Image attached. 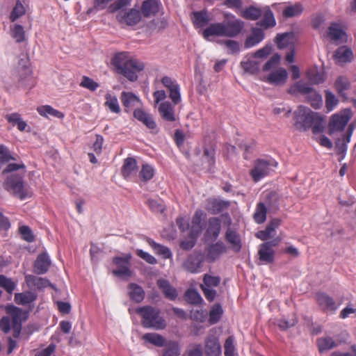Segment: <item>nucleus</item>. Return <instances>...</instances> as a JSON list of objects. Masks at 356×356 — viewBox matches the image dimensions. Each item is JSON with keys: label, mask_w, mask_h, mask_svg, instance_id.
Segmentation results:
<instances>
[{"label": "nucleus", "mask_w": 356, "mask_h": 356, "mask_svg": "<svg viewBox=\"0 0 356 356\" xmlns=\"http://www.w3.org/2000/svg\"><path fill=\"white\" fill-rule=\"evenodd\" d=\"M6 173H11L4 183L7 191L22 200L32 196L31 188L23 181L26 173V166L23 163H9L3 170V174Z\"/></svg>", "instance_id": "nucleus-1"}, {"label": "nucleus", "mask_w": 356, "mask_h": 356, "mask_svg": "<svg viewBox=\"0 0 356 356\" xmlns=\"http://www.w3.org/2000/svg\"><path fill=\"white\" fill-rule=\"evenodd\" d=\"M296 129L305 131L312 128L314 134L321 133L325 128V119L308 107L300 105L293 113Z\"/></svg>", "instance_id": "nucleus-2"}, {"label": "nucleus", "mask_w": 356, "mask_h": 356, "mask_svg": "<svg viewBox=\"0 0 356 356\" xmlns=\"http://www.w3.org/2000/svg\"><path fill=\"white\" fill-rule=\"evenodd\" d=\"M243 27V22L234 18L226 22L211 24L203 30L202 35L207 41H213L215 37L234 38L241 32Z\"/></svg>", "instance_id": "nucleus-3"}, {"label": "nucleus", "mask_w": 356, "mask_h": 356, "mask_svg": "<svg viewBox=\"0 0 356 356\" xmlns=\"http://www.w3.org/2000/svg\"><path fill=\"white\" fill-rule=\"evenodd\" d=\"M113 63L117 72L132 82L138 79L137 73L143 71L145 68V63L143 61L130 57L127 52L116 54Z\"/></svg>", "instance_id": "nucleus-4"}, {"label": "nucleus", "mask_w": 356, "mask_h": 356, "mask_svg": "<svg viewBox=\"0 0 356 356\" xmlns=\"http://www.w3.org/2000/svg\"><path fill=\"white\" fill-rule=\"evenodd\" d=\"M280 60L279 55L272 56L264 65V72L270 71V73L264 76L263 81L274 86L284 85L288 78V72L283 67L276 68Z\"/></svg>", "instance_id": "nucleus-5"}, {"label": "nucleus", "mask_w": 356, "mask_h": 356, "mask_svg": "<svg viewBox=\"0 0 356 356\" xmlns=\"http://www.w3.org/2000/svg\"><path fill=\"white\" fill-rule=\"evenodd\" d=\"M142 318V325L146 328L163 330L166 326L165 321L160 316V310L152 306L138 307L136 310Z\"/></svg>", "instance_id": "nucleus-6"}, {"label": "nucleus", "mask_w": 356, "mask_h": 356, "mask_svg": "<svg viewBox=\"0 0 356 356\" xmlns=\"http://www.w3.org/2000/svg\"><path fill=\"white\" fill-rule=\"evenodd\" d=\"M277 163L272 158L258 159L255 161L250 175L254 181H259L277 168Z\"/></svg>", "instance_id": "nucleus-7"}, {"label": "nucleus", "mask_w": 356, "mask_h": 356, "mask_svg": "<svg viewBox=\"0 0 356 356\" xmlns=\"http://www.w3.org/2000/svg\"><path fill=\"white\" fill-rule=\"evenodd\" d=\"M280 241L281 238L277 237L271 241L262 243L258 251L259 260L265 264L273 263L275 256L273 248L276 247L280 243Z\"/></svg>", "instance_id": "nucleus-8"}, {"label": "nucleus", "mask_w": 356, "mask_h": 356, "mask_svg": "<svg viewBox=\"0 0 356 356\" xmlns=\"http://www.w3.org/2000/svg\"><path fill=\"white\" fill-rule=\"evenodd\" d=\"M131 259V255L130 254H125L123 257H115L113 259V262L117 266V268L113 270V273L120 277H130L131 275L129 268Z\"/></svg>", "instance_id": "nucleus-9"}, {"label": "nucleus", "mask_w": 356, "mask_h": 356, "mask_svg": "<svg viewBox=\"0 0 356 356\" xmlns=\"http://www.w3.org/2000/svg\"><path fill=\"white\" fill-rule=\"evenodd\" d=\"M350 119L349 111H344L342 113L334 114L332 116L329 124L330 133L341 131L344 129Z\"/></svg>", "instance_id": "nucleus-10"}, {"label": "nucleus", "mask_w": 356, "mask_h": 356, "mask_svg": "<svg viewBox=\"0 0 356 356\" xmlns=\"http://www.w3.org/2000/svg\"><path fill=\"white\" fill-rule=\"evenodd\" d=\"M161 83L169 91V97L174 104H178L181 100L180 87L177 82L172 78L165 76L161 79Z\"/></svg>", "instance_id": "nucleus-11"}, {"label": "nucleus", "mask_w": 356, "mask_h": 356, "mask_svg": "<svg viewBox=\"0 0 356 356\" xmlns=\"http://www.w3.org/2000/svg\"><path fill=\"white\" fill-rule=\"evenodd\" d=\"M206 213L202 210H197L193 218L191 224H189V237L190 238H196L202 232V222L205 219Z\"/></svg>", "instance_id": "nucleus-12"}, {"label": "nucleus", "mask_w": 356, "mask_h": 356, "mask_svg": "<svg viewBox=\"0 0 356 356\" xmlns=\"http://www.w3.org/2000/svg\"><path fill=\"white\" fill-rule=\"evenodd\" d=\"M316 302L321 310L326 312H335L339 305L333 300L332 297L323 292H318L316 294Z\"/></svg>", "instance_id": "nucleus-13"}, {"label": "nucleus", "mask_w": 356, "mask_h": 356, "mask_svg": "<svg viewBox=\"0 0 356 356\" xmlns=\"http://www.w3.org/2000/svg\"><path fill=\"white\" fill-rule=\"evenodd\" d=\"M204 351L207 356H219L221 354V346L218 337L210 333L205 339Z\"/></svg>", "instance_id": "nucleus-14"}, {"label": "nucleus", "mask_w": 356, "mask_h": 356, "mask_svg": "<svg viewBox=\"0 0 356 356\" xmlns=\"http://www.w3.org/2000/svg\"><path fill=\"white\" fill-rule=\"evenodd\" d=\"M176 105L172 102L164 101L161 102L158 108L161 117L166 121L175 122L177 119L175 111V106Z\"/></svg>", "instance_id": "nucleus-15"}, {"label": "nucleus", "mask_w": 356, "mask_h": 356, "mask_svg": "<svg viewBox=\"0 0 356 356\" xmlns=\"http://www.w3.org/2000/svg\"><path fill=\"white\" fill-rule=\"evenodd\" d=\"M207 202L206 209L212 214H217L227 210L230 206L229 201L218 198H210Z\"/></svg>", "instance_id": "nucleus-16"}, {"label": "nucleus", "mask_w": 356, "mask_h": 356, "mask_svg": "<svg viewBox=\"0 0 356 356\" xmlns=\"http://www.w3.org/2000/svg\"><path fill=\"white\" fill-rule=\"evenodd\" d=\"M202 257L200 254H194L190 255L184 263V267L192 273L200 272L202 266Z\"/></svg>", "instance_id": "nucleus-17"}, {"label": "nucleus", "mask_w": 356, "mask_h": 356, "mask_svg": "<svg viewBox=\"0 0 356 356\" xmlns=\"http://www.w3.org/2000/svg\"><path fill=\"white\" fill-rule=\"evenodd\" d=\"M280 220L274 218L270 221L264 230L259 231L256 234V236L262 240L266 241L273 237L275 234V230L280 225Z\"/></svg>", "instance_id": "nucleus-18"}, {"label": "nucleus", "mask_w": 356, "mask_h": 356, "mask_svg": "<svg viewBox=\"0 0 356 356\" xmlns=\"http://www.w3.org/2000/svg\"><path fill=\"white\" fill-rule=\"evenodd\" d=\"M264 39V32L260 28H253L250 35L245 40L244 47L250 49L257 46Z\"/></svg>", "instance_id": "nucleus-19"}, {"label": "nucleus", "mask_w": 356, "mask_h": 356, "mask_svg": "<svg viewBox=\"0 0 356 356\" xmlns=\"http://www.w3.org/2000/svg\"><path fill=\"white\" fill-rule=\"evenodd\" d=\"M118 18L121 22H124L129 26H134L140 22L141 16L139 10L131 9L127 13H119Z\"/></svg>", "instance_id": "nucleus-20"}, {"label": "nucleus", "mask_w": 356, "mask_h": 356, "mask_svg": "<svg viewBox=\"0 0 356 356\" xmlns=\"http://www.w3.org/2000/svg\"><path fill=\"white\" fill-rule=\"evenodd\" d=\"M220 219L217 217L210 218L208 220L207 228L206 230L207 236L212 240H216L220 233Z\"/></svg>", "instance_id": "nucleus-21"}, {"label": "nucleus", "mask_w": 356, "mask_h": 356, "mask_svg": "<svg viewBox=\"0 0 356 356\" xmlns=\"http://www.w3.org/2000/svg\"><path fill=\"white\" fill-rule=\"evenodd\" d=\"M327 37L336 43H341L346 40V33L337 24H332L328 28Z\"/></svg>", "instance_id": "nucleus-22"}, {"label": "nucleus", "mask_w": 356, "mask_h": 356, "mask_svg": "<svg viewBox=\"0 0 356 356\" xmlns=\"http://www.w3.org/2000/svg\"><path fill=\"white\" fill-rule=\"evenodd\" d=\"M134 116L149 129H155L156 124L152 115L142 108H137L134 111Z\"/></svg>", "instance_id": "nucleus-23"}, {"label": "nucleus", "mask_w": 356, "mask_h": 356, "mask_svg": "<svg viewBox=\"0 0 356 356\" xmlns=\"http://www.w3.org/2000/svg\"><path fill=\"white\" fill-rule=\"evenodd\" d=\"M227 248L225 244L221 241H218L211 245L207 252V258L210 261H214L220 254L225 252Z\"/></svg>", "instance_id": "nucleus-24"}, {"label": "nucleus", "mask_w": 356, "mask_h": 356, "mask_svg": "<svg viewBox=\"0 0 356 356\" xmlns=\"http://www.w3.org/2000/svg\"><path fill=\"white\" fill-rule=\"evenodd\" d=\"M51 265V261L46 253L40 254L38 256L35 263L34 269L37 274H44L47 272Z\"/></svg>", "instance_id": "nucleus-25"}, {"label": "nucleus", "mask_w": 356, "mask_h": 356, "mask_svg": "<svg viewBox=\"0 0 356 356\" xmlns=\"http://www.w3.org/2000/svg\"><path fill=\"white\" fill-rule=\"evenodd\" d=\"M241 65L245 72L256 74L260 69V61L254 58L251 55H247L241 63Z\"/></svg>", "instance_id": "nucleus-26"}, {"label": "nucleus", "mask_w": 356, "mask_h": 356, "mask_svg": "<svg viewBox=\"0 0 356 356\" xmlns=\"http://www.w3.org/2000/svg\"><path fill=\"white\" fill-rule=\"evenodd\" d=\"M157 286L162 291L165 297L170 300H174L177 297V290L171 286L170 282L165 279L157 280Z\"/></svg>", "instance_id": "nucleus-27"}, {"label": "nucleus", "mask_w": 356, "mask_h": 356, "mask_svg": "<svg viewBox=\"0 0 356 356\" xmlns=\"http://www.w3.org/2000/svg\"><path fill=\"white\" fill-rule=\"evenodd\" d=\"M340 345V341L334 340L332 337L326 336L317 339V346L321 353L328 351Z\"/></svg>", "instance_id": "nucleus-28"}, {"label": "nucleus", "mask_w": 356, "mask_h": 356, "mask_svg": "<svg viewBox=\"0 0 356 356\" xmlns=\"http://www.w3.org/2000/svg\"><path fill=\"white\" fill-rule=\"evenodd\" d=\"M296 41V36L293 32H286L282 34H277L276 37V43L280 49L293 46Z\"/></svg>", "instance_id": "nucleus-29"}, {"label": "nucleus", "mask_w": 356, "mask_h": 356, "mask_svg": "<svg viewBox=\"0 0 356 356\" xmlns=\"http://www.w3.org/2000/svg\"><path fill=\"white\" fill-rule=\"evenodd\" d=\"M37 298V294L35 292L26 291L22 293L15 294V302L17 305H27L33 302Z\"/></svg>", "instance_id": "nucleus-30"}, {"label": "nucleus", "mask_w": 356, "mask_h": 356, "mask_svg": "<svg viewBox=\"0 0 356 356\" xmlns=\"http://www.w3.org/2000/svg\"><path fill=\"white\" fill-rule=\"evenodd\" d=\"M160 2L158 0H146L143 3L142 12L145 17L154 15L159 12Z\"/></svg>", "instance_id": "nucleus-31"}, {"label": "nucleus", "mask_w": 356, "mask_h": 356, "mask_svg": "<svg viewBox=\"0 0 356 356\" xmlns=\"http://www.w3.org/2000/svg\"><path fill=\"white\" fill-rule=\"evenodd\" d=\"M261 17H263V19L257 22V25L264 29L273 27L275 25L276 22L274 15L268 7L263 8L262 15Z\"/></svg>", "instance_id": "nucleus-32"}, {"label": "nucleus", "mask_w": 356, "mask_h": 356, "mask_svg": "<svg viewBox=\"0 0 356 356\" xmlns=\"http://www.w3.org/2000/svg\"><path fill=\"white\" fill-rule=\"evenodd\" d=\"M129 296L131 300L136 302H140L145 298V291L139 285L131 283L128 286Z\"/></svg>", "instance_id": "nucleus-33"}, {"label": "nucleus", "mask_w": 356, "mask_h": 356, "mask_svg": "<svg viewBox=\"0 0 356 356\" xmlns=\"http://www.w3.org/2000/svg\"><path fill=\"white\" fill-rule=\"evenodd\" d=\"M226 241L232 245L235 252H239L241 249L240 236L234 230L229 228L225 233Z\"/></svg>", "instance_id": "nucleus-34"}, {"label": "nucleus", "mask_w": 356, "mask_h": 356, "mask_svg": "<svg viewBox=\"0 0 356 356\" xmlns=\"http://www.w3.org/2000/svg\"><path fill=\"white\" fill-rule=\"evenodd\" d=\"M137 170V162L135 159L127 158L124 160L122 169V174L124 178H129L133 175H135Z\"/></svg>", "instance_id": "nucleus-35"}, {"label": "nucleus", "mask_w": 356, "mask_h": 356, "mask_svg": "<svg viewBox=\"0 0 356 356\" xmlns=\"http://www.w3.org/2000/svg\"><path fill=\"white\" fill-rule=\"evenodd\" d=\"M37 111L41 116L45 118L54 117L59 119L64 118V114L62 112H60L49 105L39 106L37 108Z\"/></svg>", "instance_id": "nucleus-36"}, {"label": "nucleus", "mask_w": 356, "mask_h": 356, "mask_svg": "<svg viewBox=\"0 0 356 356\" xmlns=\"http://www.w3.org/2000/svg\"><path fill=\"white\" fill-rule=\"evenodd\" d=\"M6 312L11 316L13 324H20L26 318V314L19 308L9 305L6 307Z\"/></svg>", "instance_id": "nucleus-37"}, {"label": "nucleus", "mask_w": 356, "mask_h": 356, "mask_svg": "<svg viewBox=\"0 0 356 356\" xmlns=\"http://www.w3.org/2000/svg\"><path fill=\"white\" fill-rule=\"evenodd\" d=\"M192 20L197 28H202L210 20L209 15L207 10H202L193 13Z\"/></svg>", "instance_id": "nucleus-38"}, {"label": "nucleus", "mask_w": 356, "mask_h": 356, "mask_svg": "<svg viewBox=\"0 0 356 356\" xmlns=\"http://www.w3.org/2000/svg\"><path fill=\"white\" fill-rule=\"evenodd\" d=\"M104 106L113 113L118 114L120 113L121 110L117 97L109 92L105 95Z\"/></svg>", "instance_id": "nucleus-39"}, {"label": "nucleus", "mask_w": 356, "mask_h": 356, "mask_svg": "<svg viewBox=\"0 0 356 356\" xmlns=\"http://www.w3.org/2000/svg\"><path fill=\"white\" fill-rule=\"evenodd\" d=\"M334 58L338 63L350 62L353 58V52L350 49L341 47L335 51Z\"/></svg>", "instance_id": "nucleus-40"}, {"label": "nucleus", "mask_w": 356, "mask_h": 356, "mask_svg": "<svg viewBox=\"0 0 356 356\" xmlns=\"http://www.w3.org/2000/svg\"><path fill=\"white\" fill-rule=\"evenodd\" d=\"M121 101L126 108H131L140 103V99L131 92H122L121 93Z\"/></svg>", "instance_id": "nucleus-41"}, {"label": "nucleus", "mask_w": 356, "mask_h": 356, "mask_svg": "<svg viewBox=\"0 0 356 356\" xmlns=\"http://www.w3.org/2000/svg\"><path fill=\"white\" fill-rule=\"evenodd\" d=\"M162 356H179L181 348L178 342L169 341L165 344Z\"/></svg>", "instance_id": "nucleus-42"}, {"label": "nucleus", "mask_w": 356, "mask_h": 356, "mask_svg": "<svg viewBox=\"0 0 356 356\" xmlns=\"http://www.w3.org/2000/svg\"><path fill=\"white\" fill-rule=\"evenodd\" d=\"M313 88L310 87L308 83L299 81L291 86L289 90V92L291 95L300 93L305 96Z\"/></svg>", "instance_id": "nucleus-43"}, {"label": "nucleus", "mask_w": 356, "mask_h": 356, "mask_svg": "<svg viewBox=\"0 0 356 356\" xmlns=\"http://www.w3.org/2000/svg\"><path fill=\"white\" fill-rule=\"evenodd\" d=\"M10 35L16 42H24L26 39L24 27L18 24H15L10 26Z\"/></svg>", "instance_id": "nucleus-44"}, {"label": "nucleus", "mask_w": 356, "mask_h": 356, "mask_svg": "<svg viewBox=\"0 0 356 356\" xmlns=\"http://www.w3.org/2000/svg\"><path fill=\"white\" fill-rule=\"evenodd\" d=\"M148 243L153 248L155 252L162 256L163 259H170L172 257V252L168 248L159 244L152 239L148 240Z\"/></svg>", "instance_id": "nucleus-45"}, {"label": "nucleus", "mask_w": 356, "mask_h": 356, "mask_svg": "<svg viewBox=\"0 0 356 356\" xmlns=\"http://www.w3.org/2000/svg\"><path fill=\"white\" fill-rule=\"evenodd\" d=\"M25 280L27 284H31L38 289L45 288L50 284L48 280L32 275H26Z\"/></svg>", "instance_id": "nucleus-46"}, {"label": "nucleus", "mask_w": 356, "mask_h": 356, "mask_svg": "<svg viewBox=\"0 0 356 356\" xmlns=\"http://www.w3.org/2000/svg\"><path fill=\"white\" fill-rule=\"evenodd\" d=\"M305 97L307 102L314 108H318L323 104L321 95L314 88L305 95Z\"/></svg>", "instance_id": "nucleus-47"}, {"label": "nucleus", "mask_w": 356, "mask_h": 356, "mask_svg": "<svg viewBox=\"0 0 356 356\" xmlns=\"http://www.w3.org/2000/svg\"><path fill=\"white\" fill-rule=\"evenodd\" d=\"M143 339L157 347H163L166 343L165 338L157 333H147L143 335Z\"/></svg>", "instance_id": "nucleus-48"}, {"label": "nucleus", "mask_w": 356, "mask_h": 356, "mask_svg": "<svg viewBox=\"0 0 356 356\" xmlns=\"http://www.w3.org/2000/svg\"><path fill=\"white\" fill-rule=\"evenodd\" d=\"M307 78L313 84H319L325 81L323 72H319L316 68H312L307 72Z\"/></svg>", "instance_id": "nucleus-49"}, {"label": "nucleus", "mask_w": 356, "mask_h": 356, "mask_svg": "<svg viewBox=\"0 0 356 356\" xmlns=\"http://www.w3.org/2000/svg\"><path fill=\"white\" fill-rule=\"evenodd\" d=\"M335 88L339 95L347 98L346 91L350 88V83L346 77L340 76L335 81Z\"/></svg>", "instance_id": "nucleus-50"}, {"label": "nucleus", "mask_w": 356, "mask_h": 356, "mask_svg": "<svg viewBox=\"0 0 356 356\" xmlns=\"http://www.w3.org/2000/svg\"><path fill=\"white\" fill-rule=\"evenodd\" d=\"M267 209L263 202H259L257 204L255 211L253 215L254 221L258 224L263 223L266 219Z\"/></svg>", "instance_id": "nucleus-51"}, {"label": "nucleus", "mask_w": 356, "mask_h": 356, "mask_svg": "<svg viewBox=\"0 0 356 356\" xmlns=\"http://www.w3.org/2000/svg\"><path fill=\"white\" fill-rule=\"evenodd\" d=\"M219 44L224 45L227 49L228 54H236L241 50V44L238 41L233 40H222L218 42Z\"/></svg>", "instance_id": "nucleus-52"}, {"label": "nucleus", "mask_w": 356, "mask_h": 356, "mask_svg": "<svg viewBox=\"0 0 356 356\" xmlns=\"http://www.w3.org/2000/svg\"><path fill=\"white\" fill-rule=\"evenodd\" d=\"M303 10L302 6L300 3L286 6L282 11L283 16L285 17H293L300 15Z\"/></svg>", "instance_id": "nucleus-53"}, {"label": "nucleus", "mask_w": 356, "mask_h": 356, "mask_svg": "<svg viewBox=\"0 0 356 356\" xmlns=\"http://www.w3.org/2000/svg\"><path fill=\"white\" fill-rule=\"evenodd\" d=\"M263 8L250 6L243 10L242 16L250 20H256L262 15Z\"/></svg>", "instance_id": "nucleus-54"}, {"label": "nucleus", "mask_w": 356, "mask_h": 356, "mask_svg": "<svg viewBox=\"0 0 356 356\" xmlns=\"http://www.w3.org/2000/svg\"><path fill=\"white\" fill-rule=\"evenodd\" d=\"M223 314V309L220 304H216L210 310L209 312V323L211 324H215L218 323Z\"/></svg>", "instance_id": "nucleus-55"}, {"label": "nucleus", "mask_w": 356, "mask_h": 356, "mask_svg": "<svg viewBox=\"0 0 356 356\" xmlns=\"http://www.w3.org/2000/svg\"><path fill=\"white\" fill-rule=\"evenodd\" d=\"M154 168L149 164H143L139 172V177L143 181L152 179L154 175Z\"/></svg>", "instance_id": "nucleus-56"}, {"label": "nucleus", "mask_w": 356, "mask_h": 356, "mask_svg": "<svg viewBox=\"0 0 356 356\" xmlns=\"http://www.w3.org/2000/svg\"><path fill=\"white\" fill-rule=\"evenodd\" d=\"M220 283V277L218 276H212L205 274L203 277V284H200V287L215 288Z\"/></svg>", "instance_id": "nucleus-57"}, {"label": "nucleus", "mask_w": 356, "mask_h": 356, "mask_svg": "<svg viewBox=\"0 0 356 356\" xmlns=\"http://www.w3.org/2000/svg\"><path fill=\"white\" fill-rule=\"evenodd\" d=\"M185 298L186 300L192 305H199L203 301L200 294L194 289L187 290L185 293Z\"/></svg>", "instance_id": "nucleus-58"}, {"label": "nucleus", "mask_w": 356, "mask_h": 356, "mask_svg": "<svg viewBox=\"0 0 356 356\" xmlns=\"http://www.w3.org/2000/svg\"><path fill=\"white\" fill-rule=\"evenodd\" d=\"M25 13H26V10H25L24 6L19 1H17L10 13V21L13 22H15L18 18H19L20 17L24 15L25 14Z\"/></svg>", "instance_id": "nucleus-59"}, {"label": "nucleus", "mask_w": 356, "mask_h": 356, "mask_svg": "<svg viewBox=\"0 0 356 356\" xmlns=\"http://www.w3.org/2000/svg\"><path fill=\"white\" fill-rule=\"evenodd\" d=\"M16 283L12 279L0 275V287L3 288L8 293H12L16 288Z\"/></svg>", "instance_id": "nucleus-60"}, {"label": "nucleus", "mask_w": 356, "mask_h": 356, "mask_svg": "<svg viewBox=\"0 0 356 356\" xmlns=\"http://www.w3.org/2000/svg\"><path fill=\"white\" fill-rule=\"evenodd\" d=\"M79 86L82 88H86L90 91L96 90L99 85L97 82L95 81L93 79H90L88 76H83L81 79V81L79 83Z\"/></svg>", "instance_id": "nucleus-61"}, {"label": "nucleus", "mask_w": 356, "mask_h": 356, "mask_svg": "<svg viewBox=\"0 0 356 356\" xmlns=\"http://www.w3.org/2000/svg\"><path fill=\"white\" fill-rule=\"evenodd\" d=\"M338 99L330 91H325V106L328 111H332L338 104Z\"/></svg>", "instance_id": "nucleus-62"}, {"label": "nucleus", "mask_w": 356, "mask_h": 356, "mask_svg": "<svg viewBox=\"0 0 356 356\" xmlns=\"http://www.w3.org/2000/svg\"><path fill=\"white\" fill-rule=\"evenodd\" d=\"M225 355L234 356L235 352L234 338L232 336L229 337L224 344Z\"/></svg>", "instance_id": "nucleus-63"}, {"label": "nucleus", "mask_w": 356, "mask_h": 356, "mask_svg": "<svg viewBox=\"0 0 356 356\" xmlns=\"http://www.w3.org/2000/svg\"><path fill=\"white\" fill-rule=\"evenodd\" d=\"M184 356H202V348L200 344H193L188 347Z\"/></svg>", "instance_id": "nucleus-64"}]
</instances>
